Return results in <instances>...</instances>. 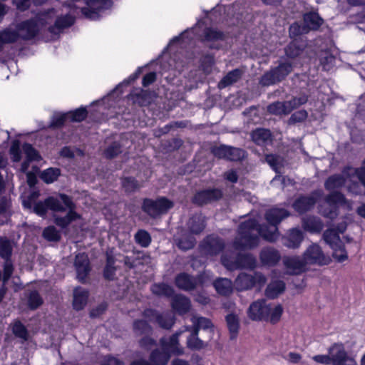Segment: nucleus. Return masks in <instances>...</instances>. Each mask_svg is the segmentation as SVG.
<instances>
[{
	"instance_id": "bf43d9fd",
	"label": "nucleus",
	"mask_w": 365,
	"mask_h": 365,
	"mask_svg": "<svg viewBox=\"0 0 365 365\" xmlns=\"http://www.w3.org/2000/svg\"><path fill=\"white\" fill-rule=\"evenodd\" d=\"M308 33L304 24L301 25L297 22H294L289 26V36L291 38H298L302 34Z\"/></svg>"
},
{
	"instance_id": "f704fd0d",
	"label": "nucleus",
	"mask_w": 365,
	"mask_h": 365,
	"mask_svg": "<svg viewBox=\"0 0 365 365\" xmlns=\"http://www.w3.org/2000/svg\"><path fill=\"white\" fill-rule=\"evenodd\" d=\"M19 35L17 29L11 26L6 27L0 31V40L3 45L17 42L19 40Z\"/></svg>"
},
{
	"instance_id": "f257e3e1",
	"label": "nucleus",
	"mask_w": 365,
	"mask_h": 365,
	"mask_svg": "<svg viewBox=\"0 0 365 365\" xmlns=\"http://www.w3.org/2000/svg\"><path fill=\"white\" fill-rule=\"evenodd\" d=\"M58 197L49 196L44 200L35 202L32 207L30 201H24L23 206L27 209H33V212L39 217H44L48 210L53 212H64L68 210L65 216L53 215V222L56 226L61 229L67 228L73 222L81 219V216L76 211V205L72 198L66 194L59 193Z\"/></svg>"
},
{
	"instance_id": "7c9ffc66",
	"label": "nucleus",
	"mask_w": 365,
	"mask_h": 365,
	"mask_svg": "<svg viewBox=\"0 0 365 365\" xmlns=\"http://www.w3.org/2000/svg\"><path fill=\"white\" fill-rule=\"evenodd\" d=\"M232 267L238 269H253L256 267V259L250 253H237L236 264H229Z\"/></svg>"
},
{
	"instance_id": "0eeeda50",
	"label": "nucleus",
	"mask_w": 365,
	"mask_h": 365,
	"mask_svg": "<svg viewBox=\"0 0 365 365\" xmlns=\"http://www.w3.org/2000/svg\"><path fill=\"white\" fill-rule=\"evenodd\" d=\"M266 282L267 278L261 272H256L252 274L241 272L235 279L234 286L237 291L242 292L255 287L261 289Z\"/></svg>"
},
{
	"instance_id": "0e129e2a",
	"label": "nucleus",
	"mask_w": 365,
	"mask_h": 365,
	"mask_svg": "<svg viewBox=\"0 0 365 365\" xmlns=\"http://www.w3.org/2000/svg\"><path fill=\"white\" fill-rule=\"evenodd\" d=\"M9 153L11 159L14 162L18 163L21 159V150L20 148V143L19 140H14L9 149Z\"/></svg>"
},
{
	"instance_id": "6e6d98bb",
	"label": "nucleus",
	"mask_w": 365,
	"mask_h": 365,
	"mask_svg": "<svg viewBox=\"0 0 365 365\" xmlns=\"http://www.w3.org/2000/svg\"><path fill=\"white\" fill-rule=\"evenodd\" d=\"M215 63V56L210 53L202 56L200 59V67L206 73H210L212 71Z\"/></svg>"
},
{
	"instance_id": "6e6552de",
	"label": "nucleus",
	"mask_w": 365,
	"mask_h": 365,
	"mask_svg": "<svg viewBox=\"0 0 365 365\" xmlns=\"http://www.w3.org/2000/svg\"><path fill=\"white\" fill-rule=\"evenodd\" d=\"M144 318L150 322L157 324L161 329L170 330L175 324V317L169 312H160L159 311L147 308L142 313Z\"/></svg>"
},
{
	"instance_id": "4be33fe9",
	"label": "nucleus",
	"mask_w": 365,
	"mask_h": 365,
	"mask_svg": "<svg viewBox=\"0 0 365 365\" xmlns=\"http://www.w3.org/2000/svg\"><path fill=\"white\" fill-rule=\"evenodd\" d=\"M283 264L292 274H301L305 270L307 265L304 257L299 256L285 257L283 259Z\"/></svg>"
},
{
	"instance_id": "473e14b6",
	"label": "nucleus",
	"mask_w": 365,
	"mask_h": 365,
	"mask_svg": "<svg viewBox=\"0 0 365 365\" xmlns=\"http://www.w3.org/2000/svg\"><path fill=\"white\" fill-rule=\"evenodd\" d=\"M252 140L258 145L264 146L271 142L272 133L266 128H257L251 133Z\"/></svg>"
},
{
	"instance_id": "bb28decb",
	"label": "nucleus",
	"mask_w": 365,
	"mask_h": 365,
	"mask_svg": "<svg viewBox=\"0 0 365 365\" xmlns=\"http://www.w3.org/2000/svg\"><path fill=\"white\" fill-rule=\"evenodd\" d=\"M303 21L308 32L319 30L324 24V19L317 11H309L304 14Z\"/></svg>"
},
{
	"instance_id": "8fccbe9b",
	"label": "nucleus",
	"mask_w": 365,
	"mask_h": 365,
	"mask_svg": "<svg viewBox=\"0 0 365 365\" xmlns=\"http://www.w3.org/2000/svg\"><path fill=\"white\" fill-rule=\"evenodd\" d=\"M23 150L26 155V160L28 163L33 161H40L42 158L38 150L34 148V146L29 143H25L23 145Z\"/></svg>"
},
{
	"instance_id": "338daca9",
	"label": "nucleus",
	"mask_w": 365,
	"mask_h": 365,
	"mask_svg": "<svg viewBox=\"0 0 365 365\" xmlns=\"http://www.w3.org/2000/svg\"><path fill=\"white\" fill-rule=\"evenodd\" d=\"M68 120V113H56L54 114L50 123L51 128H61L63 125L64 123Z\"/></svg>"
},
{
	"instance_id": "4d7b16f0",
	"label": "nucleus",
	"mask_w": 365,
	"mask_h": 365,
	"mask_svg": "<svg viewBox=\"0 0 365 365\" xmlns=\"http://www.w3.org/2000/svg\"><path fill=\"white\" fill-rule=\"evenodd\" d=\"M68 119L72 122H81L84 120L87 115L88 112L85 107H80L74 110L68 112Z\"/></svg>"
},
{
	"instance_id": "4c0bfd02",
	"label": "nucleus",
	"mask_w": 365,
	"mask_h": 365,
	"mask_svg": "<svg viewBox=\"0 0 365 365\" xmlns=\"http://www.w3.org/2000/svg\"><path fill=\"white\" fill-rule=\"evenodd\" d=\"M213 286L218 294L228 296L232 292V282L227 278H217L213 282Z\"/></svg>"
},
{
	"instance_id": "a211bd4d",
	"label": "nucleus",
	"mask_w": 365,
	"mask_h": 365,
	"mask_svg": "<svg viewBox=\"0 0 365 365\" xmlns=\"http://www.w3.org/2000/svg\"><path fill=\"white\" fill-rule=\"evenodd\" d=\"M304 240V234L299 228L289 230L281 238L282 244L289 249H297Z\"/></svg>"
},
{
	"instance_id": "603ef678",
	"label": "nucleus",
	"mask_w": 365,
	"mask_h": 365,
	"mask_svg": "<svg viewBox=\"0 0 365 365\" xmlns=\"http://www.w3.org/2000/svg\"><path fill=\"white\" fill-rule=\"evenodd\" d=\"M319 212L326 218L334 220L339 215V206L326 203L324 205H320Z\"/></svg>"
},
{
	"instance_id": "aec40b11",
	"label": "nucleus",
	"mask_w": 365,
	"mask_h": 365,
	"mask_svg": "<svg viewBox=\"0 0 365 365\" xmlns=\"http://www.w3.org/2000/svg\"><path fill=\"white\" fill-rule=\"evenodd\" d=\"M171 307L174 312L182 316L189 312L191 308V302L183 294H174L172 297Z\"/></svg>"
},
{
	"instance_id": "052dcab7",
	"label": "nucleus",
	"mask_w": 365,
	"mask_h": 365,
	"mask_svg": "<svg viewBox=\"0 0 365 365\" xmlns=\"http://www.w3.org/2000/svg\"><path fill=\"white\" fill-rule=\"evenodd\" d=\"M43 237L49 242H58L61 239V235L54 226L44 228Z\"/></svg>"
},
{
	"instance_id": "5fc2aeb1",
	"label": "nucleus",
	"mask_w": 365,
	"mask_h": 365,
	"mask_svg": "<svg viewBox=\"0 0 365 365\" xmlns=\"http://www.w3.org/2000/svg\"><path fill=\"white\" fill-rule=\"evenodd\" d=\"M330 194L327 195L325 202L331 205L339 206V205H343L346 202L345 196L340 192L338 191H330Z\"/></svg>"
},
{
	"instance_id": "c85d7f7f",
	"label": "nucleus",
	"mask_w": 365,
	"mask_h": 365,
	"mask_svg": "<svg viewBox=\"0 0 365 365\" xmlns=\"http://www.w3.org/2000/svg\"><path fill=\"white\" fill-rule=\"evenodd\" d=\"M289 101H275L267 106V112L275 115H288L293 110V106Z\"/></svg>"
},
{
	"instance_id": "a19ab883",
	"label": "nucleus",
	"mask_w": 365,
	"mask_h": 365,
	"mask_svg": "<svg viewBox=\"0 0 365 365\" xmlns=\"http://www.w3.org/2000/svg\"><path fill=\"white\" fill-rule=\"evenodd\" d=\"M345 178L340 174H334L329 176L324 182L327 190L334 191L335 189L342 187L345 185Z\"/></svg>"
},
{
	"instance_id": "3c124183",
	"label": "nucleus",
	"mask_w": 365,
	"mask_h": 365,
	"mask_svg": "<svg viewBox=\"0 0 365 365\" xmlns=\"http://www.w3.org/2000/svg\"><path fill=\"white\" fill-rule=\"evenodd\" d=\"M168 347L167 349L176 355L183 354V349L180 347L179 344V334H173L169 339H167Z\"/></svg>"
},
{
	"instance_id": "a878e982",
	"label": "nucleus",
	"mask_w": 365,
	"mask_h": 365,
	"mask_svg": "<svg viewBox=\"0 0 365 365\" xmlns=\"http://www.w3.org/2000/svg\"><path fill=\"white\" fill-rule=\"evenodd\" d=\"M259 259L264 265L274 266L281 259V255L277 250L271 247H266L261 250Z\"/></svg>"
},
{
	"instance_id": "dca6fc26",
	"label": "nucleus",
	"mask_w": 365,
	"mask_h": 365,
	"mask_svg": "<svg viewBox=\"0 0 365 365\" xmlns=\"http://www.w3.org/2000/svg\"><path fill=\"white\" fill-rule=\"evenodd\" d=\"M74 267L76 271V276L78 281L84 283L91 272L90 261L88 255L84 252L76 255Z\"/></svg>"
},
{
	"instance_id": "e2e57ef3",
	"label": "nucleus",
	"mask_w": 365,
	"mask_h": 365,
	"mask_svg": "<svg viewBox=\"0 0 365 365\" xmlns=\"http://www.w3.org/2000/svg\"><path fill=\"white\" fill-rule=\"evenodd\" d=\"M187 346L191 350H201L206 346V344L199 337L187 336Z\"/></svg>"
},
{
	"instance_id": "ea45409f",
	"label": "nucleus",
	"mask_w": 365,
	"mask_h": 365,
	"mask_svg": "<svg viewBox=\"0 0 365 365\" xmlns=\"http://www.w3.org/2000/svg\"><path fill=\"white\" fill-rule=\"evenodd\" d=\"M225 320L229 330L230 340L236 339L240 329L238 317L232 313L228 314L225 317Z\"/></svg>"
},
{
	"instance_id": "cd10ccee",
	"label": "nucleus",
	"mask_w": 365,
	"mask_h": 365,
	"mask_svg": "<svg viewBox=\"0 0 365 365\" xmlns=\"http://www.w3.org/2000/svg\"><path fill=\"white\" fill-rule=\"evenodd\" d=\"M205 227L206 217L202 213L192 215L187 222V228L192 234L198 235L201 233Z\"/></svg>"
},
{
	"instance_id": "58836bf2",
	"label": "nucleus",
	"mask_w": 365,
	"mask_h": 365,
	"mask_svg": "<svg viewBox=\"0 0 365 365\" xmlns=\"http://www.w3.org/2000/svg\"><path fill=\"white\" fill-rule=\"evenodd\" d=\"M285 289V283L282 280L271 282L265 289V295L269 299H275Z\"/></svg>"
},
{
	"instance_id": "c03bdc74",
	"label": "nucleus",
	"mask_w": 365,
	"mask_h": 365,
	"mask_svg": "<svg viewBox=\"0 0 365 365\" xmlns=\"http://www.w3.org/2000/svg\"><path fill=\"white\" fill-rule=\"evenodd\" d=\"M133 329L134 333L138 336L151 334L153 331L152 327L144 319H136L133 323Z\"/></svg>"
},
{
	"instance_id": "423d86ee",
	"label": "nucleus",
	"mask_w": 365,
	"mask_h": 365,
	"mask_svg": "<svg viewBox=\"0 0 365 365\" xmlns=\"http://www.w3.org/2000/svg\"><path fill=\"white\" fill-rule=\"evenodd\" d=\"M323 239L332 250V257L338 262H343L348 259L345 245L335 229H328L323 233Z\"/></svg>"
},
{
	"instance_id": "6ab92c4d",
	"label": "nucleus",
	"mask_w": 365,
	"mask_h": 365,
	"mask_svg": "<svg viewBox=\"0 0 365 365\" xmlns=\"http://www.w3.org/2000/svg\"><path fill=\"white\" fill-rule=\"evenodd\" d=\"M75 21V17L69 14L58 16L53 25L48 28V31L55 37H58L65 29L72 26Z\"/></svg>"
},
{
	"instance_id": "13d9d810",
	"label": "nucleus",
	"mask_w": 365,
	"mask_h": 365,
	"mask_svg": "<svg viewBox=\"0 0 365 365\" xmlns=\"http://www.w3.org/2000/svg\"><path fill=\"white\" fill-rule=\"evenodd\" d=\"M12 255V247L10 241L6 238H0V257L4 259H10Z\"/></svg>"
},
{
	"instance_id": "393cba45",
	"label": "nucleus",
	"mask_w": 365,
	"mask_h": 365,
	"mask_svg": "<svg viewBox=\"0 0 365 365\" xmlns=\"http://www.w3.org/2000/svg\"><path fill=\"white\" fill-rule=\"evenodd\" d=\"M175 284L178 289L190 292L195 289L197 280L192 275L186 272H181L175 276Z\"/></svg>"
},
{
	"instance_id": "49530a36",
	"label": "nucleus",
	"mask_w": 365,
	"mask_h": 365,
	"mask_svg": "<svg viewBox=\"0 0 365 365\" xmlns=\"http://www.w3.org/2000/svg\"><path fill=\"white\" fill-rule=\"evenodd\" d=\"M61 175V170L58 168H49L41 173V179L46 184H51L57 180Z\"/></svg>"
},
{
	"instance_id": "09e8293b",
	"label": "nucleus",
	"mask_w": 365,
	"mask_h": 365,
	"mask_svg": "<svg viewBox=\"0 0 365 365\" xmlns=\"http://www.w3.org/2000/svg\"><path fill=\"white\" fill-rule=\"evenodd\" d=\"M122 186L126 193L135 192L141 187V185L134 177L123 178Z\"/></svg>"
},
{
	"instance_id": "72a5a7b5",
	"label": "nucleus",
	"mask_w": 365,
	"mask_h": 365,
	"mask_svg": "<svg viewBox=\"0 0 365 365\" xmlns=\"http://www.w3.org/2000/svg\"><path fill=\"white\" fill-rule=\"evenodd\" d=\"M303 228L312 233L320 232L324 228L322 220L315 216H308L302 220Z\"/></svg>"
},
{
	"instance_id": "c9c22d12",
	"label": "nucleus",
	"mask_w": 365,
	"mask_h": 365,
	"mask_svg": "<svg viewBox=\"0 0 365 365\" xmlns=\"http://www.w3.org/2000/svg\"><path fill=\"white\" fill-rule=\"evenodd\" d=\"M150 291L154 295L168 298L172 297L175 294L173 287L164 282L154 283L150 287Z\"/></svg>"
},
{
	"instance_id": "774afa93",
	"label": "nucleus",
	"mask_w": 365,
	"mask_h": 365,
	"mask_svg": "<svg viewBox=\"0 0 365 365\" xmlns=\"http://www.w3.org/2000/svg\"><path fill=\"white\" fill-rule=\"evenodd\" d=\"M308 113L305 110H299L293 113L288 120L289 125L303 122L307 119Z\"/></svg>"
},
{
	"instance_id": "864d4df0",
	"label": "nucleus",
	"mask_w": 365,
	"mask_h": 365,
	"mask_svg": "<svg viewBox=\"0 0 365 365\" xmlns=\"http://www.w3.org/2000/svg\"><path fill=\"white\" fill-rule=\"evenodd\" d=\"M12 332L14 335L19 338L21 339H23L24 341H27L29 339V332L26 329V327L24 325V324L20 322L19 320H17L14 322L12 325Z\"/></svg>"
},
{
	"instance_id": "de8ad7c7",
	"label": "nucleus",
	"mask_w": 365,
	"mask_h": 365,
	"mask_svg": "<svg viewBox=\"0 0 365 365\" xmlns=\"http://www.w3.org/2000/svg\"><path fill=\"white\" fill-rule=\"evenodd\" d=\"M123 152L122 145L120 142L111 143L103 151V155L106 159L111 160L117 157Z\"/></svg>"
},
{
	"instance_id": "412c9836",
	"label": "nucleus",
	"mask_w": 365,
	"mask_h": 365,
	"mask_svg": "<svg viewBox=\"0 0 365 365\" xmlns=\"http://www.w3.org/2000/svg\"><path fill=\"white\" fill-rule=\"evenodd\" d=\"M317 202V198L312 195H300L293 202L292 207L296 212L304 214L312 210Z\"/></svg>"
},
{
	"instance_id": "39448f33",
	"label": "nucleus",
	"mask_w": 365,
	"mask_h": 365,
	"mask_svg": "<svg viewBox=\"0 0 365 365\" xmlns=\"http://www.w3.org/2000/svg\"><path fill=\"white\" fill-rule=\"evenodd\" d=\"M174 207V202L167 197L160 196L155 199L145 197L143 200L141 209L152 219H158L165 215Z\"/></svg>"
},
{
	"instance_id": "f3484780",
	"label": "nucleus",
	"mask_w": 365,
	"mask_h": 365,
	"mask_svg": "<svg viewBox=\"0 0 365 365\" xmlns=\"http://www.w3.org/2000/svg\"><path fill=\"white\" fill-rule=\"evenodd\" d=\"M303 257L307 264L324 265L329 262V259L325 257L321 247L317 244L310 245L304 252Z\"/></svg>"
},
{
	"instance_id": "f03ea898",
	"label": "nucleus",
	"mask_w": 365,
	"mask_h": 365,
	"mask_svg": "<svg viewBox=\"0 0 365 365\" xmlns=\"http://www.w3.org/2000/svg\"><path fill=\"white\" fill-rule=\"evenodd\" d=\"M238 237H236L232 247L236 250L252 249L258 246L259 237L266 241L274 242L277 240L279 232L277 227L259 224L255 219L250 218L242 222L237 230Z\"/></svg>"
},
{
	"instance_id": "5701e85b",
	"label": "nucleus",
	"mask_w": 365,
	"mask_h": 365,
	"mask_svg": "<svg viewBox=\"0 0 365 365\" xmlns=\"http://www.w3.org/2000/svg\"><path fill=\"white\" fill-rule=\"evenodd\" d=\"M289 215V211L284 208L272 207L266 211L264 217L269 225L277 227Z\"/></svg>"
},
{
	"instance_id": "ddd939ff",
	"label": "nucleus",
	"mask_w": 365,
	"mask_h": 365,
	"mask_svg": "<svg viewBox=\"0 0 365 365\" xmlns=\"http://www.w3.org/2000/svg\"><path fill=\"white\" fill-rule=\"evenodd\" d=\"M161 349H153L149 355V361L151 365H167L170 359L171 353L167 349L168 341L165 337H161L159 340Z\"/></svg>"
},
{
	"instance_id": "a18cd8bd",
	"label": "nucleus",
	"mask_w": 365,
	"mask_h": 365,
	"mask_svg": "<svg viewBox=\"0 0 365 365\" xmlns=\"http://www.w3.org/2000/svg\"><path fill=\"white\" fill-rule=\"evenodd\" d=\"M335 60V56L329 51H324L320 53L319 61L324 71H330L334 66Z\"/></svg>"
},
{
	"instance_id": "9d476101",
	"label": "nucleus",
	"mask_w": 365,
	"mask_h": 365,
	"mask_svg": "<svg viewBox=\"0 0 365 365\" xmlns=\"http://www.w3.org/2000/svg\"><path fill=\"white\" fill-rule=\"evenodd\" d=\"M223 197V191L218 187H207L197 190L192 196V203L204 206L219 201Z\"/></svg>"
},
{
	"instance_id": "680f3d73",
	"label": "nucleus",
	"mask_w": 365,
	"mask_h": 365,
	"mask_svg": "<svg viewBox=\"0 0 365 365\" xmlns=\"http://www.w3.org/2000/svg\"><path fill=\"white\" fill-rule=\"evenodd\" d=\"M237 254L234 252H225L221 257V263L229 270H235L236 267L228 266L229 264H236Z\"/></svg>"
},
{
	"instance_id": "2f4dec72",
	"label": "nucleus",
	"mask_w": 365,
	"mask_h": 365,
	"mask_svg": "<svg viewBox=\"0 0 365 365\" xmlns=\"http://www.w3.org/2000/svg\"><path fill=\"white\" fill-rule=\"evenodd\" d=\"M89 292L86 289L77 287L73 291V308L76 311L84 309L87 304Z\"/></svg>"
},
{
	"instance_id": "b1692460",
	"label": "nucleus",
	"mask_w": 365,
	"mask_h": 365,
	"mask_svg": "<svg viewBox=\"0 0 365 365\" xmlns=\"http://www.w3.org/2000/svg\"><path fill=\"white\" fill-rule=\"evenodd\" d=\"M306 43L302 38L292 40L284 48L285 56L288 59L299 57L306 48Z\"/></svg>"
},
{
	"instance_id": "7ed1b4c3",
	"label": "nucleus",
	"mask_w": 365,
	"mask_h": 365,
	"mask_svg": "<svg viewBox=\"0 0 365 365\" xmlns=\"http://www.w3.org/2000/svg\"><path fill=\"white\" fill-rule=\"evenodd\" d=\"M283 309L280 304L272 307L264 299L253 302L247 310V316L252 321L269 322L271 324L277 323L282 314Z\"/></svg>"
},
{
	"instance_id": "20e7f679",
	"label": "nucleus",
	"mask_w": 365,
	"mask_h": 365,
	"mask_svg": "<svg viewBox=\"0 0 365 365\" xmlns=\"http://www.w3.org/2000/svg\"><path fill=\"white\" fill-rule=\"evenodd\" d=\"M293 68V63L282 56L276 66H271L269 70L259 78V83L262 86L276 85L284 81L292 73Z\"/></svg>"
},
{
	"instance_id": "2eb2a0df",
	"label": "nucleus",
	"mask_w": 365,
	"mask_h": 365,
	"mask_svg": "<svg viewBox=\"0 0 365 365\" xmlns=\"http://www.w3.org/2000/svg\"><path fill=\"white\" fill-rule=\"evenodd\" d=\"M332 365H357V363L344 344H334L332 345Z\"/></svg>"
},
{
	"instance_id": "79ce46f5",
	"label": "nucleus",
	"mask_w": 365,
	"mask_h": 365,
	"mask_svg": "<svg viewBox=\"0 0 365 365\" xmlns=\"http://www.w3.org/2000/svg\"><path fill=\"white\" fill-rule=\"evenodd\" d=\"M134 240L135 243L143 248L148 247L152 242L150 234L144 229H140L135 232Z\"/></svg>"
},
{
	"instance_id": "4468645a",
	"label": "nucleus",
	"mask_w": 365,
	"mask_h": 365,
	"mask_svg": "<svg viewBox=\"0 0 365 365\" xmlns=\"http://www.w3.org/2000/svg\"><path fill=\"white\" fill-rule=\"evenodd\" d=\"M225 39V33L214 27H205L202 31L201 38V42L209 43V48L219 50L220 45L218 43L219 41H222Z\"/></svg>"
},
{
	"instance_id": "69168bd1",
	"label": "nucleus",
	"mask_w": 365,
	"mask_h": 365,
	"mask_svg": "<svg viewBox=\"0 0 365 365\" xmlns=\"http://www.w3.org/2000/svg\"><path fill=\"white\" fill-rule=\"evenodd\" d=\"M195 245V240L193 237H181L177 242L178 247L183 251L191 250Z\"/></svg>"
},
{
	"instance_id": "f8f14e48",
	"label": "nucleus",
	"mask_w": 365,
	"mask_h": 365,
	"mask_svg": "<svg viewBox=\"0 0 365 365\" xmlns=\"http://www.w3.org/2000/svg\"><path fill=\"white\" fill-rule=\"evenodd\" d=\"M19 38L23 41L34 39L40 32V26L36 19H29L22 21L16 25Z\"/></svg>"
},
{
	"instance_id": "9b49d317",
	"label": "nucleus",
	"mask_w": 365,
	"mask_h": 365,
	"mask_svg": "<svg viewBox=\"0 0 365 365\" xmlns=\"http://www.w3.org/2000/svg\"><path fill=\"white\" fill-rule=\"evenodd\" d=\"M199 247L201 253L204 255L216 256L224 250L225 243L222 238L212 234L205 237Z\"/></svg>"
},
{
	"instance_id": "c756f323",
	"label": "nucleus",
	"mask_w": 365,
	"mask_h": 365,
	"mask_svg": "<svg viewBox=\"0 0 365 365\" xmlns=\"http://www.w3.org/2000/svg\"><path fill=\"white\" fill-rule=\"evenodd\" d=\"M129 98L134 104L140 106H147L152 102V96L149 91L137 88L129 94Z\"/></svg>"
},
{
	"instance_id": "1a4fd4ad",
	"label": "nucleus",
	"mask_w": 365,
	"mask_h": 365,
	"mask_svg": "<svg viewBox=\"0 0 365 365\" xmlns=\"http://www.w3.org/2000/svg\"><path fill=\"white\" fill-rule=\"evenodd\" d=\"M210 152L215 157L227 161H242L247 156V152L244 149L224 144L212 146Z\"/></svg>"
},
{
	"instance_id": "e433bc0d",
	"label": "nucleus",
	"mask_w": 365,
	"mask_h": 365,
	"mask_svg": "<svg viewBox=\"0 0 365 365\" xmlns=\"http://www.w3.org/2000/svg\"><path fill=\"white\" fill-rule=\"evenodd\" d=\"M242 71L239 68L229 71L218 83L217 87L222 90L237 82L241 78Z\"/></svg>"
},
{
	"instance_id": "37998d69",
	"label": "nucleus",
	"mask_w": 365,
	"mask_h": 365,
	"mask_svg": "<svg viewBox=\"0 0 365 365\" xmlns=\"http://www.w3.org/2000/svg\"><path fill=\"white\" fill-rule=\"evenodd\" d=\"M27 306L31 310H36L40 307L43 303V299L37 290L30 291L27 296Z\"/></svg>"
}]
</instances>
